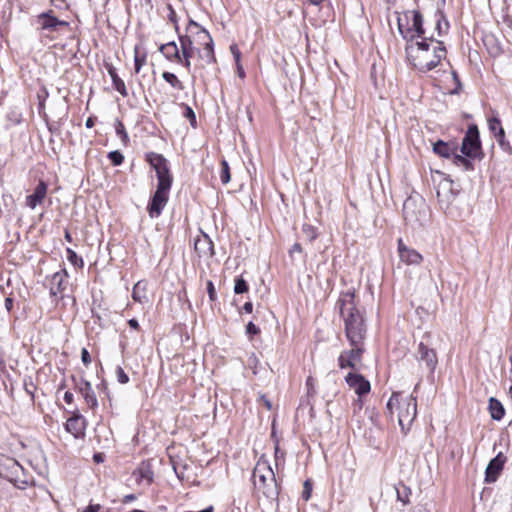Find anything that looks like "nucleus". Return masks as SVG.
Segmentation results:
<instances>
[{"label":"nucleus","mask_w":512,"mask_h":512,"mask_svg":"<svg viewBox=\"0 0 512 512\" xmlns=\"http://www.w3.org/2000/svg\"><path fill=\"white\" fill-rule=\"evenodd\" d=\"M405 52L407 59L419 72L426 73L437 67L446 56V48L442 41L433 37L415 41V35H410Z\"/></svg>","instance_id":"nucleus-1"},{"label":"nucleus","mask_w":512,"mask_h":512,"mask_svg":"<svg viewBox=\"0 0 512 512\" xmlns=\"http://www.w3.org/2000/svg\"><path fill=\"white\" fill-rule=\"evenodd\" d=\"M345 324V334L352 347L363 345L366 335L364 317L356 307L353 291L342 293L337 301Z\"/></svg>","instance_id":"nucleus-2"},{"label":"nucleus","mask_w":512,"mask_h":512,"mask_svg":"<svg viewBox=\"0 0 512 512\" xmlns=\"http://www.w3.org/2000/svg\"><path fill=\"white\" fill-rule=\"evenodd\" d=\"M397 410V419L401 430L406 433L410 430L417 414L416 398L412 395L404 396L400 392H394L387 402V410L393 415V409Z\"/></svg>","instance_id":"nucleus-3"},{"label":"nucleus","mask_w":512,"mask_h":512,"mask_svg":"<svg viewBox=\"0 0 512 512\" xmlns=\"http://www.w3.org/2000/svg\"><path fill=\"white\" fill-rule=\"evenodd\" d=\"M0 477L22 490L35 484L31 472L25 469L15 458L5 454H0Z\"/></svg>","instance_id":"nucleus-4"},{"label":"nucleus","mask_w":512,"mask_h":512,"mask_svg":"<svg viewBox=\"0 0 512 512\" xmlns=\"http://www.w3.org/2000/svg\"><path fill=\"white\" fill-rule=\"evenodd\" d=\"M252 480L255 489L267 498H275L278 495L275 475L266 462H258L253 470Z\"/></svg>","instance_id":"nucleus-5"},{"label":"nucleus","mask_w":512,"mask_h":512,"mask_svg":"<svg viewBox=\"0 0 512 512\" xmlns=\"http://www.w3.org/2000/svg\"><path fill=\"white\" fill-rule=\"evenodd\" d=\"M461 152L468 158L475 159L482 154L481 141L477 125L468 126L466 134L462 140Z\"/></svg>","instance_id":"nucleus-6"},{"label":"nucleus","mask_w":512,"mask_h":512,"mask_svg":"<svg viewBox=\"0 0 512 512\" xmlns=\"http://www.w3.org/2000/svg\"><path fill=\"white\" fill-rule=\"evenodd\" d=\"M146 161L155 170L158 183L157 184H172L173 177L170 173L168 161L162 154L149 152L146 154Z\"/></svg>","instance_id":"nucleus-7"},{"label":"nucleus","mask_w":512,"mask_h":512,"mask_svg":"<svg viewBox=\"0 0 512 512\" xmlns=\"http://www.w3.org/2000/svg\"><path fill=\"white\" fill-rule=\"evenodd\" d=\"M171 186L172 184H157V189L147 207L151 218H157L162 213L168 202Z\"/></svg>","instance_id":"nucleus-8"},{"label":"nucleus","mask_w":512,"mask_h":512,"mask_svg":"<svg viewBox=\"0 0 512 512\" xmlns=\"http://www.w3.org/2000/svg\"><path fill=\"white\" fill-rule=\"evenodd\" d=\"M424 208L425 205L422 201L420 205H418L414 198L409 197L406 199L403 204V217L405 221L410 224H421L425 217Z\"/></svg>","instance_id":"nucleus-9"},{"label":"nucleus","mask_w":512,"mask_h":512,"mask_svg":"<svg viewBox=\"0 0 512 512\" xmlns=\"http://www.w3.org/2000/svg\"><path fill=\"white\" fill-rule=\"evenodd\" d=\"M416 359L420 364L425 365V368L430 374L434 373L438 364L437 353L433 348L429 347L424 341H421L418 344Z\"/></svg>","instance_id":"nucleus-10"},{"label":"nucleus","mask_w":512,"mask_h":512,"mask_svg":"<svg viewBox=\"0 0 512 512\" xmlns=\"http://www.w3.org/2000/svg\"><path fill=\"white\" fill-rule=\"evenodd\" d=\"M36 22L41 30L50 32H56L59 30V27L69 25L68 22L56 18L52 11L39 14L37 16Z\"/></svg>","instance_id":"nucleus-11"},{"label":"nucleus","mask_w":512,"mask_h":512,"mask_svg":"<svg viewBox=\"0 0 512 512\" xmlns=\"http://www.w3.org/2000/svg\"><path fill=\"white\" fill-rule=\"evenodd\" d=\"M194 249L200 258H210L214 255V244L203 231H200L195 237Z\"/></svg>","instance_id":"nucleus-12"},{"label":"nucleus","mask_w":512,"mask_h":512,"mask_svg":"<svg viewBox=\"0 0 512 512\" xmlns=\"http://www.w3.org/2000/svg\"><path fill=\"white\" fill-rule=\"evenodd\" d=\"M180 42V55L182 58V65L186 68L188 72L191 70V58L194 54V40L191 35H181L179 36Z\"/></svg>","instance_id":"nucleus-13"},{"label":"nucleus","mask_w":512,"mask_h":512,"mask_svg":"<svg viewBox=\"0 0 512 512\" xmlns=\"http://www.w3.org/2000/svg\"><path fill=\"white\" fill-rule=\"evenodd\" d=\"M398 28H399V32L401 33L403 38L407 40V42H410V37H409L410 35H415V40L419 39V38H421V39L425 38L424 37L425 30L423 28V16L419 11L413 12V23H412L411 29H407L406 31H403L402 25L400 22L398 23Z\"/></svg>","instance_id":"nucleus-14"},{"label":"nucleus","mask_w":512,"mask_h":512,"mask_svg":"<svg viewBox=\"0 0 512 512\" xmlns=\"http://www.w3.org/2000/svg\"><path fill=\"white\" fill-rule=\"evenodd\" d=\"M363 352V345H359L358 347H353L349 351L342 352L338 358L339 367L341 369H345L347 367L354 369L357 363L360 362Z\"/></svg>","instance_id":"nucleus-15"},{"label":"nucleus","mask_w":512,"mask_h":512,"mask_svg":"<svg viewBox=\"0 0 512 512\" xmlns=\"http://www.w3.org/2000/svg\"><path fill=\"white\" fill-rule=\"evenodd\" d=\"M188 35H191L192 39L194 40V43L201 44L203 46H207L213 43V39L209 32L202 28L198 23L194 21H190L189 25L187 27Z\"/></svg>","instance_id":"nucleus-16"},{"label":"nucleus","mask_w":512,"mask_h":512,"mask_svg":"<svg viewBox=\"0 0 512 512\" xmlns=\"http://www.w3.org/2000/svg\"><path fill=\"white\" fill-rule=\"evenodd\" d=\"M68 284V272L61 269L55 272L49 280V289L51 296H57L65 291Z\"/></svg>","instance_id":"nucleus-17"},{"label":"nucleus","mask_w":512,"mask_h":512,"mask_svg":"<svg viewBox=\"0 0 512 512\" xmlns=\"http://www.w3.org/2000/svg\"><path fill=\"white\" fill-rule=\"evenodd\" d=\"M505 462L506 457L500 452L488 463L485 471V481L487 483H493L497 480Z\"/></svg>","instance_id":"nucleus-18"},{"label":"nucleus","mask_w":512,"mask_h":512,"mask_svg":"<svg viewBox=\"0 0 512 512\" xmlns=\"http://www.w3.org/2000/svg\"><path fill=\"white\" fill-rule=\"evenodd\" d=\"M346 383L354 389L355 393L359 396L368 394L371 389V385L368 380L361 374L348 373L345 377Z\"/></svg>","instance_id":"nucleus-19"},{"label":"nucleus","mask_w":512,"mask_h":512,"mask_svg":"<svg viewBox=\"0 0 512 512\" xmlns=\"http://www.w3.org/2000/svg\"><path fill=\"white\" fill-rule=\"evenodd\" d=\"M136 482L145 486L151 485L154 479V471L150 461H143L134 471Z\"/></svg>","instance_id":"nucleus-20"},{"label":"nucleus","mask_w":512,"mask_h":512,"mask_svg":"<svg viewBox=\"0 0 512 512\" xmlns=\"http://www.w3.org/2000/svg\"><path fill=\"white\" fill-rule=\"evenodd\" d=\"M398 252L401 261L408 265H416L422 262V255L415 249L407 247L401 238L398 240Z\"/></svg>","instance_id":"nucleus-21"},{"label":"nucleus","mask_w":512,"mask_h":512,"mask_svg":"<svg viewBox=\"0 0 512 512\" xmlns=\"http://www.w3.org/2000/svg\"><path fill=\"white\" fill-rule=\"evenodd\" d=\"M78 390L80 394L83 396L86 404L91 408L95 409L98 407V401L96 394L92 388V385L90 382L86 381L85 379H81L79 383H77Z\"/></svg>","instance_id":"nucleus-22"},{"label":"nucleus","mask_w":512,"mask_h":512,"mask_svg":"<svg viewBox=\"0 0 512 512\" xmlns=\"http://www.w3.org/2000/svg\"><path fill=\"white\" fill-rule=\"evenodd\" d=\"M47 194V184L44 181H40L33 193L26 198V204L31 209L36 208L37 205L41 204Z\"/></svg>","instance_id":"nucleus-23"},{"label":"nucleus","mask_w":512,"mask_h":512,"mask_svg":"<svg viewBox=\"0 0 512 512\" xmlns=\"http://www.w3.org/2000/svg\"><path fill=\"white\" fill-rule=\"evenodd\" d=\"M159 51L164 55V57L169 61H175L177 63H182V58L180 55V49L177 46L176 42H168L166 44H162L159 47Z\"/></svg>","instance_id":"nucleus-24"},{"label":"nucleus","mask_w":512,"mask_h":512,"mask_svg":"<svg viewBox=\"0 0 512 512\" xmlns=\"http://www.w3.org/2000/svg\"><path fill=\"white\" fill-rule=\"evenodd\" d=\"M65 428L75 438L84 434L85 420L80 416L71 417L67 420Z\"/></svg>","instance_id":"nucleus-25"},{"label":"nucleus","mask_w":512,"mask_h":512,"mask_svg":"<svg viewBox=\"0 0 512 512\" xmlns=\"http://www.w3.org/2000/svg\"><path fill=\"white\" fill-rule=\"evenodd\" d=\"M106 68L109 76L111 77L114 89L117 92H119L123 97L128 96V90L126 88V85L124 81L118 76L114 66L111 64H107Z\"/></svg>","instance_id":"nucleus-26"},{"label":"nucleus","mask_w":512,"mask_h":512,"mask_svg":"<svg viewBox=\"0 0 512 512\" xmlns=\"http://www.w3.org/2000/svg\"><path fill=\"white\" fill-rule=\"evenodd\" d=\"M456 146L454 144H449L442 140H438L433 144V152L440 157L450 158L455 155Z\"/></svg>","instance_id":"nucleus-27"},{"label":"nucleus","mask_w":512,"mask_h":512,"mask_svg":"<svg viewBox=\"0 0 512 512\" xmlns=\"http://www.w3.org/2000/svg\"><path fill=\"white\" fill-rule=\"evenodd\" d=\"M488 409L493 420L500 421L505 415L503 404L494 397L489 399Z\"/></svg>","instance_id":"nucleus-28"},{"label":"nucleus","mask_w":512,"mask_h":512,"mask_svg":"<svg viewBox=\"0 0 512 512\" xmlns=\"http://www.w3.org/2000/svg\"><path fill=\"white\" fill-rule=\"evenodd\" d=\"M147 283L145 281H138L132 291V298L139 303H145L147 302Z\"/></svg>","instance_id":"nucleus-29"},{"label":"nucleus","mask_w":512,"mask_h":512,"mask_svg":"<svg viewBox=\"0 0 512 512\" xmlns=\"http://www.w3.org/2000/svg\"><path fill=\"white\" fill-rule=\"evenodd\" d=\"M396 491L397 500L404 506L410 503L411 489L404 483L399 482L394 486Z\"/></svg>","instance_id":"nucleus-30"},{"label":"nucleus","mask_w":512,"mask_h":512,"mask_svg":"<svg viewBox=\"0 0 512 512\" xmlns=\"http://www.w3.org/2000/svg\"><path fill=\"white\" fill-rule=\"evenodd\" d=\"M435 18H436L435 30L437 31L438 35L441 36L448 31L449 23L446 20L445 15L442 11H437L435 14Z\"/></svg>","instance_id":"nucleus-31"},{"label":"nucleus","mask_w":512,"mask_h":512,"mask_svg":"<svg viewBox=\"0 0 512 512\" xmlns=\"http://www.w3.org/2000/svg\"><path fill=\"white\" fill-rule=\"evenodd\" d=\"M162 77L174 89H177L179 91L184 89L183 83L178 79V77L174 73L165 71L162 73Z\"/></svg>","instance_id":"nucleus-32"},{"label":"nucleus","mask_w":512,"mask_h":512,"mask_svg":"<svg viewBox=\"0 0 512 512\" xmlns=\"http://www.w3.org/2000/svg\"><path fill=\"white\" fill-rule=\"evenodd\" d=\"M488 127L495 137L496 134H501L503 136L505 132L497 115L488 119Z\"/></svg>","instance_id":"nucleus-33"},{"label":"nucleus","mask_w":512,"mask_h":512,"mask_svg":"<svg viewBox=\"0 0 512 512\" xmlns=\"http://www.w3.org/2000/svg\"><path fill=\"white\" fill-rule=\"evenodd\" d=\"M453 163L458 167H462L465 171H469V170L473 169L472 162L465 155L462 156V155L455 154L453 156Z\"/></svg>","instance_id":"nucleus-34"},{"label":"nucleus","mask_w":512,"mask_h":512,"mask_svg":"<svg viewBox=\"0 0 512 512\" xmlns=\"http://www.w3.org/2000/svg\"><path fill=\"white\" fill-rule=\"evenodd\" d=\"M200 57L203 58L207 64H211L216 61L214 54V44H210L203 47V53L200 54Z\"/></svg>","instance_id":"nucleus-35"},{"label":"nucleus","mask_w":512,"mask_h":512,"mask_svg":"<svg viewBox=\"0 0 512 512\" xmlns=\"http://www.w3.org/2000/svg\"><path fill=\"white\" fill-rule=\"evenodd\" d=\"M67 260L75 267H82L83 260L77 255V253L71 248L66 249Z\"/></svg>","instance_id":"nucleus-36"},{"label":"nucleus","mask_w":512,"mask_h":512,"mask_svg":"<svg viewBox=\"0 0 512 512\" xmlns=\"http://www.w3.org/2000/svg\"><path fill=\"white\" fill-rule=\"evenodd\" d=\"M116 134L121 138L122 143L127 146L129 143V136L126 132L125 126L121 121H117L115 125Z\"/></svg>","instance_id":"nucleus-37"},{"label":"nucleus","mask_w":512,"mask_h":512,"mask_svg":"<svg viewBox=\"0 0 512 512\" xmlns=\"http://www.w3.org/2000/svg\"><path fill=\"white\" fill-rule=\"evenodd\" d=\"M220 179L223 184H227L231 179L230 168L225 159L221 161Z\"/></svg>","instance_id":"nucleus-38"},{"label":"nucleus","mask_w":512,"mask_h":512,"mask_svg":"<svg viewBox=\"0 0 512 512\" xmlns=\"http://www.w3.org/2000/svg\"><path fill=\"white\" fill-rule=\"evenodd\" d=\"M108 159L114 166H119L124 161V156L118 150H114L108 153Z\"/></svg>","instance_id":"nucleus-39"},{"label":"nucleus","mask_w":512,"mask_h":512,"mask_svg":"<svg viewBox=\"0 0 512 512\" xmlns=\"http://www.w3.org/2000/svg\"><path fill=\"white\" fill-rule=\"evenodd\" d=\"M248 291V284L247 282L242 278L238 277L235 279V285H234V292L236 294H242Z\"/></svg>","instance_id":"nucleus-40"},{"label":"nucleus","mask_w":512,"mask_h":512,"mask_svg":"<svg viewBox=\"0 0 512 512\" xmlns=\"http://www.w3.org/2000/svg\"><path fill=\"white\" fill-rule=\"evenodd\" d=\"M496 139H497L499 146L501 147V149L503 151H505L509 154L512 153V147H511L510 143L506 140L505 133L503 134V136L501 134H496Z\"/></svg>","instance_id":"nucleus-41"},{"label":"nucleus","mask_w":512,"mask_h":512,"mask_svg":"<svg viewBox=\"0 0 512 512\" xmlns=\"http://www.w3.org/2000/svg\"><path fill=\"white\" fill-rule=\"evenodd\" d=\"M115 373H116L117 381L120 384H127L129 382V376L126 374V372L123 370L122 367L118 366L116 368Z\"/></svg>","instance_id":"nucleus-42"},{"label":"nucleus","mask_w":512,"mask_h":512,"mask_svg":"<svg viewBox=\"0 0 512 512\" xmlns=\"http://www.w3.org/2000/svg\"><path fill=\"white\" fill-rule=\"evenodd\" d=\"M312 493V484L309 480H306L303 484L302 498L308 501Z\"/></svg>","instance_id":"nucleus-43"},{"label":"nucleus","mask_w":512,"mask_h":512,"mask_svg":"<svg viewBox=\"0 0 512 512\" xmlns=\"http://www.w3.org/2000/svg\"><path fill=\"white\" fill-rule=\"evenodd\" d=\"M303 231L310 241L314 240L317 237V233L311 225H304Z\"/></svg>","instance_id":"nucleus-44"},{"label":"nucleus","mask_w":512,"mask_h":512,"mask_svg":"<svg viewBox=\"0 0 512 512\" xmlns=\"http://www.w3.org/2000/svg\"><path fill=\"white\" fill-rule=\"evenodd\" d=\"M259 333H260V329L253 322H249L246 325V334L249 335L250 337L257 335Z\"/></svg>","instance_id":"nucleus-45"},{"label":"nucleus","mask_w":512,"mask_h":512,"mask_svg":"<svg viewBox=\"0 0 512 512\" xmlns=\"http://www.w3.org/2000/svg\"><path fill=\"white\" fill-rule=\"evenodd\" d=\"M145 56H142V57H139L138 55L135 56V59H134V68H135V73H139L142 66L145 64Z\"/></svg>","instance_id":"nucleus-46"},{"label":"nucleus","mask_w":512,"mask_h":512,"mask_svg":"<svg viewBox=\"0 0 512 512\" xmlns=\"http://www.w3.org/2000/svg\"><path fill=\"white\" fill-rule=\"evenodd\" d=\"M184 115H185V117H187L190 120L191 125L195 126L196 116L191 107L185 105V114Z\"/></svg>","instance_id":"nucleus-47"},{"label":"nucleus","mask_w":512,"mask_h":512,"mask_svg":"<svg viewBox=\"0 0 512 512\" xmlns=\"http://www.w3.org/2000/svg\"><path fill=\"white\" fill-rule=\"evenodd\" d=\"M230 52L234 57L235 63L241 61V52L236 44L230 46Z\"/></svg>","instance_id":"nucleus-48"},{"label":"nucleus","mask_w":512,"mask_h":512,"mask_svg":"<svg viewBox=\"0 0 512 512\" xmlns=\"http://www.w3.org/2000/svg\"><path fill=\"white\" fill-rule=\"evenodd\" d=\"M207 292L211 301L216 300V290L212 281H207Z\"/></svg>","instance_id":"nucleus-49"},{"label":"nucleus","mask_w":512,"mask_h":512,"mask_svg":"<svg viewBox=\"0 0 512 512\" xmlns=\"http://www.w3.org/2000/svg\"><path fill=\"white\" fill-rule=\"evenodd\" d=\"M81 360L85 366H88L91 363V357L86 348H82L81 351Z\"/></svg>","instance_id":"nucleus-50"},{"label":"nucleus","mask_w":512,"mask_h":512,"mask_svg":"<svg viewBox=\"0 0 512 512\" xmlns=\"http://www.w3.org/2000/svg\"><path fill=\"white\" fill-rule=\"evenodd\" d=\"M236 67H237V75L240 78H244L245 77V71H244V68H243V66L241 64V61L236 63Z\"/></svg>","instance_id":"nucleus-51"},{"label":"nucleus","mask_w":512,"mask_h":512,"mask_svg":"<svg viewBox=\"0 0 512 512\" xmlns=\"http://www.w3.org/2000/svg\"><path fill=\"white\" fill-rule=\"evenodd\" d=\"M100 509V505H93V504H90L89 506H87L85 508V510L83 512H98Z\"/></svg>","instance_id":"nucleus-52"},{"label":"nucleus","mask_w":512,"mask_h":512,"mask_svg":"<svg viewBox=\"0 0 512 512\" xmlns=\"http://www.w3.org/2000/svg\"><path fill=\"white\" fill-rule=\"evenodd\" d=\"M73 394L69 391L65 392L64 394V401L67 403V404H71L73 402Z\"/></svg>","instance_id":"nucleus-53"},{"label":"nucleus","mask_w":512,"mask_h":512,"mask_svg":"<svg viewBox=\"0 0 512 512\" xmlns=\"http://www.w3.org/2000/svg\"><path fill=\"white\" fill-rule=\"evenodd\" d=\"M12 307H13V299L11 297H7L5 299V308L9 312V311H11Z\"/></svg>","instance_id":"nucleus-54"},{"label":"nucleus","mask_w":512,"mask_h":512,"mask_svg":"<svg viewBox=\"0 0 512 512\" xmlns=\"http://www.w3.org/2000/svg\"><path fill=\"white\" fill-rule=\"evenodd\" d=\"M243 310H244L246 313H252V311H253V304H252V302H250V301L246 302V303L243 305Z\"/></svg>","instance_id":"nucleus-55"},{"label":"nucleus","mask_w":512,"mask_h":512,"mask_svg":"<svg viewBox=\"0 0 512 512\" xmlns=\"http://www.w3.org/2000/svg\"><path fill=\"white\" fill-rule=\"evenodd\" d=\"M128 324H129V326H130L131 328H133V329H138V328H139V323H138V321H137L136 319H134V318H133V319H130V320L128 321Z\"/></svg>","instance_id":"nucleus-56"},{"label":"nucleus","mask_w":512,"mask_h":512,"mask_svg":"<svg viewBox=\"0 0 512 512\" xmlns=\"http://www.w3.org/2000/svg\"><path fill=\"white\" fill-rule=\"evenodd\" d=\"M290 252H291V253H294V252H298V253H300V252H302V247H301V245H300L299 243H295V244L292 246V248H291Z\"/></svg>","instance_id":"nucleus-57"},{"label":"nucleus","mask_w":512,"mask_h":512,"mask_svg":"<svg viewBox=\"0 0 512 512\" xmlns=\"http://www.w3.org/2000/svg\"><path fill=\"white\" fill-rule=\"evenodd\" d=\"M135 499H136V496L134 494H128L124 497L123 502L129 503V502L134 501Z\"/></svg>","instance_id":"nucleus-58"},{"label":"nucleus","mask_w":512,"mask_h":512,"mask_svg":"<svg viewBox=\"0 0 512 512\" xmlns=\"http://www.w3.org/2000/svg\"><path fill=\"white\" fill-rule=\"evenodd\" d=\"M94 123H95V122H94V119H93L92 117H89V118L86 120L85 125H86V127H87V128H92V127L94 126Z\"/></svg>","instance_id":"nucleus-59"},{"label":"nucleus","mask_w":512,"mask_h":512,"mask_svg":"<svg viewBox=\"0 0 512 512\" xmlns=\"http://www.w3.org/2000/svg\"><path fill=\"white\" fill-rule=\"evenodd\" d=\"M310 4L319 6L324 0H307Z\"/></svg>","instance_id":"nucleus-60"},{"label":"nucleus","mask_w":512,"mask_h":512,"mask_svg":"<svg viewBox=\"0 0 512 512\" xmlns=\"http://www.w3.org/2000/svg\"><path fill=\"white\" fill-rule=\"evenodd\" d=\"M51 3L55 6H60L65 3V0H51Z\"/></svg>","instance_id":"nucleus-61"},{"label":"nucleus","mask_w":512,"mask_h":512,"mask_svg":"<svg viewBox=\"0 0 512 512\" xmlns=\"http://www.w3.org/2000/svg\"><path fill=\"white\" fill-rule=\"evenodd\" d=\"M93 459H94L95 462L100 463V462H102V455L101 454H95L93 456Z\"/></svg>","instance_id":"nucleus-62"},{"label":"nucleus","mask_w":512,"mask_h":512,"mask_svg":"<svg viewBox=\"0 0 512 512\" xmlns=\"http://www.w3.org/2000/svg\"><path fill=\"white\" fill-rule=\"evenodd\" d=\"M65 239L68 241V242H71L72 241V238H71V235L68 231L65 232Z\"/></svg>","instance_id":"nucleus-63"},{"label":"nucleus","mask_w":512,"mask_h":512,"mask_svg":"<svg viewBox=\"0 0 512 512\" xmlns=\"http://www.w3.org/2000/svg\"><path fill=\"white\" fill-rule=\"evenodd\" d=\"M265 405L268 409H271V403L268 400H265Z\"/></svg>","instance_id":"nucleus-64"}]
</instances>
